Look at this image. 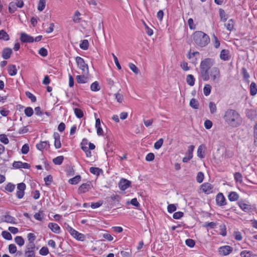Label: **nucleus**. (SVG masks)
Segmentation results:
<instances>
[{"mask_svg": "<svg viewBox=\"0 0 257 257\" xmlns=\"http://www.w3.org/2000/svg\"><path fill=\"white\" fill-rule=\"evenodd\" d=\"M223 118L228 125L233 127L239 126L242 122V119L239 113L232 109H227L225 111Z\"/></svg>", "mask_w": 257, "mask_h": 257, "instance_id": "nucleus-1", "label": "nucleus"}, {"mask_svg": "<svg viewBox=\"0 0 257 257\" xmlns=\"http://www.w3.org/2000/svg\"><path fill=\"white\" fill-rule=\"evenodd\" d=\"M192 36L193 42L196 47H204L210 42L209 36L202 31H195Z\"/></svg>", "mask_w": 257, "mask_h": 257, "instance_id": "nucleus-2", "label": "nucleus"}, {"mask_svg": "<svg viewBox=\"0 0 257 257\" xmlns=\"http://www.w3.org/2000/svg\"><path fill=\"white\" fill-rule=\"evenodd\" d=\"M214 60L211 58H205L200 63V74L204 81H208L209 79V70L213 65Z\"/></svg>", "mask_w": 257, "mask_h": 257, "instance_id": "nucleus-3", "label": "nucleus"}, {"mask_svg": "<svg viewBox=\"0 0 257 257\" xmlns=\"http://www.w3.org/2000/svg\"><path fill=\"white\" fill-rule=\"evenodd\" d=\"M75 60L78 67L82 70V74L88 75L89 74L88 66L85 63L84 59L79 56H77Z\"/></svg>", "mask_w": 257, "mask_h": 257, "instance_id": "nucleus-4", "label": "nucleus"}, {"mask_svg": "<svg viewBox=\"0 0 257 257\" xmlns=\"http://www.w3.org/2000/svg\"><path fill=\"white\" fill-rule=\"evenodd\" d=\"M209 78L215 83L219 82L220 78V70L216 67H213L209 72Z\"/></svg>", "mask_w": 257, "mask_h": 257, "instance_id": "nucleus-5", "label": "nucleus"}, {"mask_svg": "<svg viewBox=\"0 0 257 257\" xmlns=\"http://www.w3.org/2000/svg\"><path fill=\"white\" fill-rule=\"evenodd\" d=\"M92 187V184L91 181H87L85 183L82 184L80 185L78 189V193L79 194L85 193Z\"/></svg>", "mask_w": 257, "mask_h": 257, "instance_id": "nucleus-6", "label": "nucleus"}, {"mask_svg": "<svg viewBox=\"0 0 257 257\" xmlns=\"http://www.w3.org/2000/svg\"><path fill=\"white\" fill-rule=\"evenodd\" d=\"M26 188V186L24 183H20L17 185L16 196L18 198L21 199L24 197Z\"/></svg>", "mask_w": 257, "mask_h": 257, "instance_id": "nucleus-7", "label": "nucleus"}, {"mask_svg": "<svg viewBox=\"0 0 257 257\" xmlns=\"http://www.w3.org/2000/svg\"><path fill=\"white\" fill-rule=\"evenodd\" d=\"M131 182L127 179L122 178L118 183V187L122 191H124L131 185Z\"/></svg>", "mask_w": 257, "mask_h": 257, "instance_id": "nucleus-8", "label": "nucleus"}, {"mask_svg": "<svg viewBox=\"0 0 257 257\" xmlns=\"http://www.w3.org/2000/svg\"><path fill=\"white\" fill-rule=\"evenodd\" d=\"M201 189L206 194H209L213 192V186L209 183H204L201 185Z\"/></svg>", "mask_w": 257, "mask_h": 257, "instance_id": "nucleus-9", "label": "nucleus"}, {"mask_svg": "<svg viewBox=\"0 0 257 257\" xmlns=\"http://www.w3.org/2000/svg\"><path fill=\"white\" fill-rule=\"evenodd\" d=\"M20 40L22 43H33L34 41V38L25 33H22L21 34Z\"/></svg>", "mask_w": 257, "mask_h": 257, "instance_id": "nucleus-10", "label": "nucleus"}, {"mask_svg": "<svg viewBox=\"0 0 257 257\" xmlns=\"http://www.w3.org/2000/svg\"><path fill=\"white\" fill-rule=\"evenodd\" d=\"M216 204L219 206H224L226 204V199L222 193H219L216 196Z\"/></svg>", "mask_w": 257, "mask_h": 257, "instance_id": "nucleus-11", "label": "nucleus"}, {"mask_svg": "<svg viewBox=\"0 0 257 257\" xmlns=\"http://www.w3.org/2000/svg\"><path fill=\"white\" fill-rule=\"evenodd\" d=\"M239 207L244 212L247 213L251 212L253 210L251 206L249 204L244 203L242 201H239L237 202Z\"/></svg>", "mask_w": 257, "mask_h": 257, "instance_id": "nucleus-12", "label": "nucleus"}, {"mask_svg": "<svg viewBox=\"0 0 257 257\" xmlns=\"http://www.w3.org/2000/svg\"><path fill=\"white\" fill-rule=\"evenodd\" d=\"M232 251V247L229 245H225L219 248V254L222 255H227Z\"/></svg>", "mask_w": 257, "mask_h": 257, "instance_id": "nucleus-13", "label": "nucleus"}, {"mask_svg": "<svg viewBox=\"0 0 257 257\" xmlns=\"http://www.w3.org/2000/svg\"><path fill=\"white\" fill-rule=\"evenodd\" d=\"M53 137L55 139L54 146L56 149H59L61 147V143L60 142V136L57 132H54Z\"/></svg>", "mask_w": 257, "mask_h": 257, "instance_id": "nucleus-14", "label": "nucleus"}, {"mask_svg": "<svg viewBox=\"0 0 257 257\" xmlns=\"http://www.w3.org/2000/svg\"><path fill=\"white\" fill-rule=\"evenodd\" d=\"M16 218L10 215H5L2 218V221L7 223L16 224Z\"/></svg>", "mask_w": 257, "mask_h": 257, "instance_id": "nucleus-15", "label": "nucleus"}, {"mask_svg": "<svg viewBox=\"0 0 257 257\" xmlns=\"http://www.w3.org/2000/svg\"><path fill=\"white\" fill-rule=\"evenodd\" d=\"M220 58L221 60H223L224 61L228 60L230 58V56L229 55V51L226 49L222 50L220 52Z\"/></svg>", "mask_w": 257, "mask_h": 257, "instance_id": "nucleus-16", "label": "nucleus"}, {"mask_svg": "<svg viewBox=\"0 0 257 257\" xmlns=\"http://www.w3.org/2000/svg\"><path fill=\"white\" fill-rule=\"evenodd\" d=\"M48 226L54 233H59L60 232V227L56 223L50 222Z\"/></svg>", "mask_w": 257, "mask_h": 257, "instance_id": "nucleus-17", "label": "nucleus"}, {"mask_svg": "<svg viewBox=\"0 0 257 257\" xmlns=\"http://www.w3.org/2000/svg\"><path fill=\"white\" fill-rule=\"evenodd\" d=\"M12 54V50L10 48L4 49L2 52V57L5 59H8Z\"/></svg>", "mask_w": 257, "mask_h": 257, "instance_id": "nucleus-18", "label": "nucleus"}, {"mask_svg": "<svg viewBox=\"0 0 257 257\" xmlns=\"http://www.w3.org/2000/svg\"><path fill=\"white\" fill-rule=\"evenodd\" d=\"M48 146V147H50V144L49 142L48 141H44V142H40V143L37 144L36 145V148L38 150L43 151V150L47 147V146Z\"/></svg>", "mask_w": 257, "mask_h": 257, "instance_id": "nucleus-19", "label": "nucleus"}, {"mask_svg": "<svg viewBox=\"0 0 257 257\" xmlns=\"http://www.w3.org/2000/svg\"><path fill=\"white\" fill-rule=\"evenodd\" d=\"M8 71L10 75L15 76L17 73V69L15 65H9L8 66Z\"/></svg>", "mask_w": 257, "mask_h": 257, "instance_id": "nucleus-20", "label": "nucleus"}, {"mask_svg": "<svg viewBox=\"0 0 257 257\" xmlns=\"http://www.w3.org/2000/svg\"><path fill=\"white\" fill-rule=\"evenodd\" d=\"M228 198L230 201H235L238 199L239 195L236 192L232 191L229 194Z\"/></svg>", "mask_w": 257, "mask_h": 257, "instance_id": "nucleus-21", "label": "nucleus"}, {"mask_svg": "<svg viewBox=\"0 0 257 257\" xmlns=\"http://www.w3.org/2000/svg\"><path fill=\"white\" fill-rule=\"evenodd\" d=\"M250 94L251 96H254L257 93V86L254 82H251L250 87Z\"/></svg>", "mask_w": 257, "mask_h": 257, "instance_id": "nucleus-22", "label": "nucleus"}, {"mask_svg": "<svg viewBox=\"0 0 257 257\" xmlns=\"http://www.w3.org/2000/svg\"><path fill=\"white\" fill-rule=\"evenodd\" d=\"M234 24V21L231 19L229 20L226 24H225V26L226 29L231 32L233 29Z\"/></svg>", "mask_w": 257, "mask_h": 257, "instance_id": "nucleus-23", "label": "nucleus"}, {"mask_svg": "<svg viewBox=\"0 0 257 257\" xmlns=\"http://www.w3.org/2000/svg\"><path fill=\"white\" fill-rule=\"evenodd\" d=\"M84 75L85 74L77 75L76 76V81L78 83H85L87 82L88 77Z\"/></svg>", "mask_w": 257, "mask_h": 257, "instance_id": "nucleus-24", "label": "nucleus"}, {"mask_svg": "<svg viewBox=\"0 0 257 257\" xmlns=\"http://www.w3.org/2000/svg\"><path fill=\"white\" fill-rule=\"evenodd\" d=\"M195 79L193 75L188 74L186 77V82L188 85L191 86H192L195 84Z\"/></svg>", "mask_w": 257, "mask_h": 257, "instance_id": "nucleus-25", "label": "nucleus"}, {"mask_svg": "<svg viewBox=\"0 0 257 257\" xmlns=\"http://www.w3.org/2000/svg\"><path fill=\"white\" fill-rule=\"evenodd\" d=\"M203 148H205V146L201 145L197 149V156L201 159H203L205 157L204 153L203 151Z\"/></svg>", "mask_w": 257, "mask_h": 257, "instance_id": "nucleus-26", "label": "nucleus"}, {"mask_svg": "<svg viewBox=\"0 0 257 257\" xmlns=\"http://www.w3.org/2000/svg\"><path fill=\"white\" fill-rule=\"evenodd\" d=\"M190 106L195 109L199 108V103L195 98H192L190 101Z\"/></svg>", "mask_w": 257, "mask_h": 257, "instance_id": "nucleus-27", "label": "nucleus"}, {"mask_svg": "<svg viewBox=\"0 0 257 257\" xmlns=\"http://www.w3.org/2000/svg\"><path fill=\"white\" fill-rule=\"evenodd\" d=\"M241 73L243 76L244 80H245L247 83H248V78H249L250 76L248 73L247 72L246 69L244 67L242 68L241 70Z\"/></svg>", "mask_w": 257, "mask_h": 257, "instance_id": "nucleus-28", "label": "nucleus"}, {"mask_svg": "<svg viewBox=\"0 0 257 257\" xmlns=\"http://www.w3.org/2000/svg\"><path fill=\"white\" fill-rule=\"evenodd\" d=\"M0 40H4L5 41H8L10 40L9 35L4 30L0 31Z\"/></svg>", "mask_w": 257, "mask_h": 257, "instance_id": "nucleus-29", "label": "nucleus"}, {"mask_svg": "<svg viewBox=\"0 0 257 257\" xmlns=\"http://www.w3.org/2000/svg\"><path fill=\"white\" fill-rule=\"evenodd\" d=\"M81 176L80 175H76L74 177L70 179L68 182L71 184H77L81 180Z\"/></svg>", "mask_w": 257, "mask_h": 257, "instance_id": "nucleus-30", "label": "nucleus"}, {"mask_svg": "<svg viewBox=\"0 0 257 257\" xmlns=\"http://www.w3.org/2000/svg\"><path fill=\"white\" fill-rule=\"evenodd\" d=\"M64 160V157L60 156L57 157L53 159V162L55 165H60L63 163Z\"/></svg>", "mask_w": 257, "mask_h": 257, "instance_id": "nucleus-31", "label": "nucleus"}, {"mask_svg": "<svg viewBox=\"0 0 257 257\" xmlns=\"http://www.w3.org/2000/svg\"><path fill=\"white\" fill-rule=\"evenodd\" d=\"M44 216V211L43 210H39L38 212L36 213L34 217V218L39 221H42Z\"/></svg>", "mask_w": 257, "mask_h": 257, "instance_id": "nucleus-32", "label": "nucleus"}, {"mask_svg": "<svg viewBox=\"0 0 257 257\" xmlns=\"http://www.w3.org/2000/svg\"><path fill=\"white\" fill-rule=\"evenodd\" d=\"M15 242L19 246H22L25 243L24 239L21 236H17L15 238Z\"/></svg>", "mask_w": 257, "mask_h": 257, "instance_id": "nucleus-33", "label": "nucleus"}, {"mask_svg": "<svg viewBox=\"0 0 257 257\" xmlns=\"http://www.w3.org/2000/svg\"><path fill=\"white\" fill-rule=\"evenodd\" d=\"M91 173L99 176L100 173L102 172V170L99 168L91 167L89 169Z\"/></svg>", "mask_w": 257, "mask_h": 257, "instance_id": "nucleus-34", "label": "nucleus"}, {"mask_svg": "<svg viewBox=\"0 0 257 257\" xmlns=\"http://www.w3.org/2000/svg\"><path fill=\"white\" fill-rule=\"evenodd\" d=\"M79 47L81 49L84 50L88 49L89 47V42L87 40H83L79 45Z\"/></svg>", "mask_w": 257, "mask_h": 257, "instance_id": "nucleus-35", "label": "nucleus"}, {"mask_svg": "<svg viewBox=\"0 0 257 257\" xmlns=\"http://www.w3.org/2000/svg\"><path fill=\"white\" fill-rule=\"evenodd\" d=\"M90 89L92 91H98L100 89V87L99 83L97 81H95L92 83L90 86Z\"/></svg>", "mask_w": 257, "mask_h": 257, "instance_id": "nucleus-36", "label": "nucleus"}, {"mask_svg": "<svg viewBox=\"0 0 257 257\" xmlns=\"http://www.w3.org/2000/svg\"><path fill=\"white\" fill-rule=\"evenodd\" d=\"M219 14L221 20L223 22H225L227 19V16L225 14V11L223 9H220L219 10Z\"/></svg>", "mask_w": 257, "mask_h": 257, "instance_id": "nucleus-37", "label": "nucleus"}, {"mask_svg": "<svg viewBox=\"0 0 257 257\" xmlns=\"http://www.w3.org/2000/svg\"><path fill=\"white\" fill-rule=\"evenodd\" d=\"M74 113L77 117L81 118L83 117L84 113L83 111L78 108H75L74 109Z\"/></svg>", "mask_w": 257, "mask_h": 257, "instance_id": "nucleus-38", "label": "nucleus"}, {"mask_svg": "<svg viewBox=\"0 0 257 257\" xmlns=\"http://www.w3.org/2000/svg\"><path fill=\"white\" fill-rule=\"evenodd\" d=\"M211 86L210 84H206L203 88V92L205 96H208L210 94Z\"/></svg>", "mask_w": 257, "mask_h": 257, "instance_id": "nucleus-39", "label": "nucleus"}, {"mask_svg": "<svg viewBox=\"0 0 257 257\" xmlns=\"http://www.w3.org/2000/svg\"><path fill=\"white\" fill-rule=\"evenodd\" d=\"M17 10L16 4L14 2H11L9 4V11L11 14H13Z\"/></svg>", "mask_w": 257, "mask_h": 257, "instance_id": "nucleus-40", "label": "nucleus"}, {"mask_svg": "<svg viewBox=\"0 0 257 257\" xmlns=\"http://www.w3.org/2000/svg\"><path fill=\"white\" fill-rule=\"evenodd\" d=\"M46 6V1L45 0H40L39 4H38V10L42 12L45 9Z\"/></svg>", "mask_w": 257, "mask_h": 257, "instance_id": "nucleus-41", "label": "nucleus"}, {"mask_svg": "<svg viewBox=\"0 0 257 257\" xmlns=\"http://www.w3.org/2000/svg\"><path fill=\"white\" fill-rule=\"evenodd\" d=\"M212 42L215 48H218L219 47L220 45V42L217 37L214 34L213 35Z\"/></svg>", "mask_w": 257, "mask_h": 257, "instance_id": "nucleus-42", "label": "nucleus"}, {"mask_svg": "<svg viewBox=\"0 0 257 257\" xmlns=\"http://www.w3.org/2000/svg\"><path fill=\"white\" fill-rule=\"evenodd\" d=\"M2 235L5 239L9 240L12 239V236L11 234L7 231H3L2 233Z\"/></svg>", "mask_w": 257, "mask_h": 257, "instance_id": "nucleus-43", "label": "nucleus"}, {"mask_svg": "<svg viewBox=\"0 0 257 257\" xmlns=\"http://www.w3.org/2000/svg\"><path fill=\"white\" fill-rule=\"evenodd\" d=\"M209 107L211 114H213L216 112V106L214 102H210L209 104Z\"/></svg>", "mask_w": 257, "mask_h": 257, "instance_id": "nucleus-44", "label": "nucleus"}, {"mask_svg": "<svg viewBox=\"0 0 257 257\" xmlns=\"http://www.w3.org/2000/svg\"><path fill=\"white\" fill-rule=\"evenodd\" d=\"M5 190L9 192H13L15 188V185L12 183H9L5 187Z\"/></svg>", "mask_w": 257, "mask_h": 257, "instance_id": "nucleus-45", "label": "nucleus"}, {"mask_svg": "<svg viewBox=\"0 0 257 257\" xmlns=\"http://www.w3.org/2000/svg\"><path fill=\"white\" fill-rule=\"evenodd\" d=\"M25 113L28 117H31L34 113L33 109L31 107H27L25 109Z\"/></svg>", "mask_w": 257, "mask_h": 257, "instance_id": "nucleus-46", "label": "nucleus"}, {"mask_svg": "<svg viewBox=\"0 0 257 257\" xmlns=\"http://www.w3.org/2000/svg\"><path fill=\"white\" fill-rule=\"evenodd\" d=\"M66 229L68 230V231L70 233V234L74 237H75V236H76V235L78 234L77 231L75 230L74 229H73L68 225H67Z\"/></svg>", "mask_w": 257, "mask_h": 257, "instance_id": "nucleus-47", "label": "nucleus"}, {"mask_svg": "<svg viewBox=\"0 0 257 257\" xmlns=\"http://www.w3.org/2000/svg\"><path fill=\"white\" fill-rule=\"evenodd\" d=\"M0 141L5 145L9 143V140L5 134L0 135Z\"/></svg>", "mask_w": 257, "mask_h": 257, "instance_id": "nucleus-48", "label": "nucleus"}, {"mask_svg": "<svg viewBox=\"0 0 257 257\" xmlns=\"http://www.w3.org/2000/svg\"><path fill=\"white\" fill-rule=\"evenodd\" d=\"M204 178V174L202 172H199L197 173V177H196V180L197 181L201 183L203 182Z\"/></svg>", "mask_w": 257, "mask_h": 257, "instance_id": "nucleus-49", "label": "nucleus"}, {"mask_svg": "<svg viewBox=\"0 0 257 257\" xmlns=\"http://www.w3.org/2000/svg\"><path fill=\"white\" fill-rule=\"evenodd\" d=\"M44 181L46 186H49L53 181V177L51 175H48L46 177H45Z\"/></svg>", "mask_w": 257, "mask_h": 257, "instance_id": "nucleus-50", "label": "nucleus"}, {"mask_svg": "<svg viewBox=\"0 0 257 257\" xmlns=\"http://www.w3.org/2000/svg\"><path fill=\"white\" fill-rule=\"evenodd\" d=\"M164 142V140L162 138L160 139L157 142H156L154 144L155 149L158 150L162 146Z\"/></svg>", "mask_w": 257, "mask_h": 257, "instance_id": "nucleus-51", "label": "nucleus"}, {"mask_svg": "<svg viewBox=\"0 0 257 257\" xmlns=\"http://www.w3.org/2000/svg\"><path fill=\"white\" fill-rule=\"evenodd\" d=\"M17 246L15 244H10L9 245V251L10 253H15L17 252Z\"/></svg>", "mask_w": 257, "mask_h": 257, "instance_id": "nucleus-52", "label": "nucleus"}, {"mask_svg": "<svg viewBox=\"0 0 257 257\" xmlns=\"http://www.w3.org/2000/svg\"><path fill=\"white\" fill-rule=\"evenodd\" d=\"M234 179L237 182L241 183L242 181V175L239 172H236L234 174Z\"/></svg>", "mask_w": 257, "mask_h": 257, "instance_id": "nucleus-53", "label": "nucleus"}, {"mask_svg": "<svg viewBox=\"0 0 257 257\" xmlns=\"http://www.w3.org/2000/svg\"><path fill=\"white\" fill-rule=\"evenodd\" d=\"M49 252V249L46 246L42 247L39 251V253L42 255H46Z\"/></svg>", "mask_w": 257, "mask_h": 257, "instance_id": "nucleus-54", "label": "nucleus"}, {"mask_svg": "<svg viewBox=\"0 0 257 257\" xmlns=\"http://www.w3.org/2000/svg\"><path fill=\"white\" fill-rule=\"evenodd\" d=\"M80 15H81L80 13L78 11H77L75 13V14H74V17L73 19V21L74 23H79L81 19L80 18H79V16H80Z\"/></svg>", "mask_w": 257, "mask_h": 257, "instance_id": "nucleus-55", "label": "nucleus"}, {"mask_svg": "<svg viewBox=\"0 0 257 257\" xmlns=\"http://www.w3.org/2000/svg\"><path fill=\"white\" fill-rule=\"evenodd\" d=\"M129 67L133 71L134 73L137 74L139 72V70L138 68L133 63H130L129 64Z\"/></svg>", "mask_w": 257, "mask_h": 257, "instance_id": "nucleus-56", "label": "nucleus"}, {"mask_svg": "<svg viewBox=\"0 0 257 257\" xmlns=\"http://www.w3.org/2000/svg\"><path fill=\"white\" fill-rule=\"evenodd\" d=\"M168 211L170 213H173L177 209V207L175 204H171L168 205L167 207Z\"/></svg>", "mask_w": 257, "mask_h": 257, "instance_id": "nucleus-57", "label": "nucleus"}, {"mask_svg": "<svg viewBox=\"0 0 257 257\" xmlns=\"http://www.w3.org/2000/svg\"><path fill=\"white\" fill-rule=\"evenodd\" d=\"M25 93L26 95L31 100L32 102H35L36 101V97L32 93L29 91H26Z\"/></svg>", "mask_w": 257, "mask_h": 257, "instance_id": "nucleus-58", "label": "nucleus"}, {"mask_svg": "<svg viewBox=\"0 0 257 257\" xmlns=\"http://www.w3.org/2000/svg\"><path fill=\"white\" fill-rule=\"evenodd\" d=\"M35 247H36V245L35 244L34 242L31 241V242H28V243L27 244V245L26 246V250H35Z\"/></svg>", "mask_w": 257, "mask_h": 257, "instance_id": "nucleus-59", "label": "nucleus"}, {"mask_svg": "<svg viewBox=\"0 0 257 257\" xmlns=\"http://www.w3.org/2000/svg\"><path fill=\"white\" fill-rule=\"evenodd\" d=\"M185 243L186 244L190 247H194L195 244V241L193 239L190 238L186 239L185 241Z\"/></svg>", "mask_w": 257, "mask_h": 257, "instance_id": "nucleus-60", "label": "nucleus"}, {"mask_svg": "<svg viewBox=\"0 0 257 257\" xmlns=\"http://www.w3.org/2000/svg\"><path fill=\"white\" fill-rule=\"evenodd\" d=\"M29 151V146L28 144H24L22 148L21 152L23 154H27Z\"/></svg>", "mask_w": 257, "mask_h": 257, "instance_id": "nucleus-61", "label": "nucleus"}, {"mask_svg": "<svg viewBox=\"0 0 257 257\" xmlns=\"http://www.w3.org/2000/svg\"><path fill=\"white\" fill-rule=\"evenodd\" d=\"M240 255L241 257H251L252 252L250 251L243 250L240 252Z\"/></svg>", "mask_w": 257, "mask_h": 257, "instance_id": "nucleus-62", "label": "nucleus"}, {"mask_svg": "<svg viewBox=\"0 0 257 257\" xmlns=\"http://www.w3.org/2000/svg\"><path fill=\"white\" fill-rule=\"evenodd\" d=\"M26 257H35V250H26L25 252Z\"/></svg>", "mask_w": 257, "mask_h": 257, "instance_id": "nucleus-63", "label": "nucleus"}, {"mask_svg": "<svg viewBox=\"0 0 257 257\" xmlns=\"http://www.w3.org/2000/svg\"><path fill=\"white\" fill-rule=\"evenodd\" d=\"M184 213L181 211L176 212L174 213L173 217L175 219H180L183 216Z\"/></svg>", "mask_w": 257, "mask_h": 257, "instance_id": "nucleus-64", "label": "nucleus"}]
</instances>
